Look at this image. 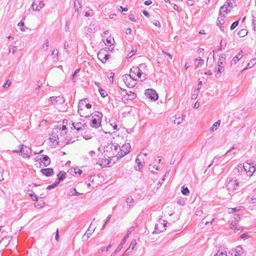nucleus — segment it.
I'll use <instances>...</instances> for the list:
<instances>
[{
	"instance_id": "f257e3e1",
	"label": "nucleus",
	"mask_w": 256,
	"mask_h": 256,
	"mask_svg": "<svg viewBox=\"0 0 256 256\" xmlns=\"http://www.w3.org/2000/svg\"><path fill=\"white\" fill-rule=\"evenodd\" d=\"M118 144H107L104 146V153L108 158L116 157L118 159Z\"/></svg>"
},
{
	"instance_id": "f03ea898",
	"label": "nucleus",
	"mask_w": 256,
	"mask_h": 256,
	"mask_svg": "<svg viewBox=\"0 0 256 256\" xmlns=\"http://www.w3.org/2000/svg\"><path fill=\"white\" fill-rule=\"evenodd\" d=\"M240 180V178H237L236 177L228 176L226 180V188L230 192H232L235 190H236L239 186V182L238 180Z\"/></svg>"
},
{
	"instance_id": "7ed1b4c3",
	"label": "nucleus",
	"mask_w": 256,
	"mask_h": 256,
	"mask_svg": "<svg viewBox=\"0 0 256 256\" xmlns=\"http://www.w3.org/2000/svg\"><path fill=\"white\" fill-rule=\"evenodd\" d=\"M102 117V112H96L92 116L90 126L94 128H98L100 126Z\"/></svg>"
},
{
	"instance_id": "20e7f679",
	"label": "nucleus",
	"mask_w": 256,
	"mask_h": 256,
	"mask_svg": "<svg viewBox=\"0 0 256 256\" xmlns=\"http://www.w3.org/2000/svg\"><path fill=\"white\" fill-rule=\"evenodd\" d=\"M88 100L86 98L82 100L78 104V112L80 116H84L86 118L89 117V114H86L84 113H82V109H84V108H92L91 104L89 103H87L86 101Z\"/></svg>"
},
{
	"instance_id": "39448f33",
	"label": "nucleus",
	"mask_w": 256,
	"mask_h": 256,
	"mask_svg": "<svg viewBox=\"0 0 256 256\" xmlns=\"http://www.w3.org/2000/svg\"><path fill=\"white\" fill-rule=\"evenodd\" d=\"M118 146L120 150V151H118V159L122 158L130 152L131 147L129 143L124 144L122 146L119 145H118Z\"/></svg>"
},
{
	"instance_id": "423d86ee",
	"label": "nucleus",
	"mask_w": 256,
	"mask_h": 256,
	"mask_svg": "<svg viewBox=\"0 0 256 256\" xmlns=\"http://www.w3.org/2000/svg\"><path fill=\"white\" fill-rule=\"evenodd\" d=\"M167 222L160 218L156 224L154 230L153 234H159L163 232L166 230Z\"/></svg>"
},
{
	"instance_id": "0eeeda50",
	"label": "nucleus",
	"mask_w": 256,
	"mask_h": 256,
	"mask_svg": "<svg viewBox=\"0 0 256 256\" xmlns=\"http://www.w3.org/2000/svg\"><path fill=\"white\" fill-rule=\"evenodd\" d=\"M129 74L132 78L135 79L136 81L138 78H140L144 74L142 72L139 67L133 66L130 68Z\"/></svg>"
},
{
	"instance_id": "6e6552de",
	"label": "nucleus",
	"mask_w": 256,
	"mask_h": 256,
	"mask_svg": "<svg viewBox=\"0 0 256 256\" xmlns=\"http://www.w3.org/2000/svg\"><path fill=\"white\" fill-rule=\"evenodd\" d=\"M122 80L126 85L130 88L134 87L136 84V80L132 78L129 74L123 75Z\"/></svg>"
},
{
	"instance_id": "1a4fd4ad",
	"label": "nucleus",
	"mask_w": 256,
	"mask_h": 256,
	"mask_svg": "<svg viewBox=\"0 0 256 256\" xmlns=\"http://www.w3.org/2000/svg\"><path fill=\"white\" fill-rule=\"evenodd\" d=\"M20 153L22 154L24 158H29L32 153V150L28 146L23 144L20 146Z\"/></svg>"
},
{
	"instance_id": "9d476101",
	"label": "nucleus",
	"mask_w": 256,
	"mask_h": 256,
	"mask_svg": "<svg viewBox=\"0 0 256 256\" xmlns=\"http://www.w3.org/2000/svg\"><path fill=\"white\" fill-rule=\"evenodd\" d=\"M244 168V164H239L234 168L233 172L234 174L238 176H244L246 175Z\"/></svg>"
},
{
	"instance_id": "9b49d317",
	"label": "nucleus",
	"mask_w": 256,
	"mask_h": 256,
	"mask_svg": "<svg viewBox=\"0 0 256 256\" xmlns=\"http://www.w3.org/2000/svg\"><path fill=\"white\" fill-rule=\"evenodd\" d=\"M108 52L104 49L100 50L98 54V58L103 63H104L109 58Z\"/></svg>"
},
{
	"instance_id": "f8f14e48",
	"label": "nucleus",
	"mask_w": 256,
	"mask_h": 256,
	"mask_svg": "<svg viewBox=\"0 0 256 256\" xmlns=\"http://www.w3.org/2000/svg\"><path fill=\"white\" fill-rule=\"evenodd\" d=\"M144 94L147 98L154 100H156L158 98V94L156 90L152 88L146 90Z\"/></svg>"
},
{
	"instance_id": "ddd939ff",
	"label": "nucleus",
	"mask_w": 256,
	"mask_h": 256,
	"mask_svg": "<svg viewBox=\"0 0 256 256\" xmlns=\"http://www.w3.org/2000/svg\"><path fill=\"white\" fill-rule=\"evenodd\" d=\"M109 32L108 30L106 31L102 34V36L103 38V42L104 44L108 46H110L114 44V40L113 38H112L110 36V37H107L106 36V34H108Z\"/></svg>"
},
{
	"instance_id": "4468645a",
	"label": "nucleus",
	"mask_w": 256,
	"mask_h": 256,
	"mask_svg": "<svg viewBox=\"0 0 256 256\" xmlns=\"http://www.w3.org/2000/svg\"><path fill=\"white\" fill-rule=\"evenodd\" d=\"M44 6L45 4L42 0H38L37 2L34 0L30 8L34 11L39 12Z\"/></svg>"
},
{
	"instance_id": "2eb2a0df",
	"label": "nucleus",
	"mask_w": 256,
	"mask_h": 256,
	"mask_svg": "<svg viewBox=\"0 0 256 256\" xmlns=\"http://www.w3.org/2000/svg\"><path fill=\"white\" fill-rule=\"evenodd\" d=\"M50 140L52 142L51 146L52 147H56L58 144V140H60V138L57 134V132L54 130L52 132V136L50 137Z\"/></svg>"
},
{
	"instance_id": "dca6fc26",
	"label": "nucleus",
	"mask_w": 256,
	"mask_h": 256,
	"mask_svg": "<svg viewBox=\"0 0 256 256\" xmlns=\"http://www.w3.org/2000/svg\"><path fill=\"white\" fill-rule=\"evenodd\" d=\"M52 104H61L64 102L65 100L64 97L62 96H51L50 98L48 100Z\"/></svg>"
},
{
	"instance_id": "f3484780",
	"label": "nucleus",
	"mask_w": 256,
	"mask_h": 256,
	"mask_svg": "<svg viewBox=\"0 0 256 256\" xmlns=\"http://www.w3.org/2000/svg\"><path fill=\"white\" fill-rule=\"evenodd\" d=\"M246 167L248 168V173L247 176H250L252 174L256 171V164L254 163H246Z\"/></svg>"
},
{
	"instance_id": "a211bd4d",
	"label": "nucleus",
	"mask_w": 256,
	"mask_h": 256,
	"mask_svg": "<svg viewBox=\"0 0 256 256\" xmlns=\"http://www.w3.org/2000/svg\"><path fill=\"white\" fill-rule=\"evenodd\" d=\"M72 125L78 131L84 130L87 126L85 122H73Z\"/></svg>"
},
{
	"instance_id": "6ab92c4d",
	"label": "nucleus",
	"mask_w": 256,
	"mask_h": 256,
	"mask_svg": "<svg viewBox=\"0 0 256 256\" xmlns=\"http://www.w3.org/2000/svg\"><path fill=\"white\" fill-rule=\"evenodd\" d=\"M130 232H131L130 231H128L124 238L122 240L121 243H120V244L118 246L116 250L114 252V253L111 255V256H114L118 252H119L122 248V245L124 244L126 238H128V237L129 236V234H130Z\"/></svg>"
},
{
	"instance_id": "aec40b11",
	"label": "nucleus",
	"mask_w": 256,
	"mask_h": 256,
	"mask_svg": "<svg viewBox=\"0 0 256 256\" xmlns=\"http://www.w3.org/2000/svg\"><path fill=\"white\" fill-rule=\"evenodd\" d=\"M55 130L57 133L60 132V136L59 137L60 138L61 140L63 139V136L66 135L68 132L66 127L64 125H62V126L58 129V128H55Z\"/></svg>"
},
{
	"instance_id": "412c9836",
	"label": "nucleus",
	"mask_w": 256,
	"mask_h": 256,
	"mask_svg": "<svg viewBox=\"0 0 256 256\" xmlns=\"http://www.w3.org/2000/svg\"><path fill=\"white\" fill-rule=\"evenodd\" d=\"M10 237H4L0 241V250H4L9 244L10 242Z\"/></svg>"
},
{
	"instance_id": "4be33fe9",
	"label": "nucleus",
	"mask_w": 256,
	"mask_h": 256,
	"mask_svg": "<svg viewBox=\"0 0 256 256\" xmlns=\"http://www.w3.org/2000/svg\"><path fill=\"white\" fill-rule=\"evenodd\" d=\"M38 160H40V162L42 166H46L50 164V158L46 155H42V158H38Z\"/></svg>"
},
{
	"instance_id": "5701e85b",
	"label": "nucleus",
	"mask_w": 256,
	"mask_h": 256,
	"mask_svg": "<svg viewBox=\"0 0 256 256\" xmlns=\"http://www.w3.org/2000/svg\"><path fill=\"white\" fill-rule=\"evenodd\" d=\"M95 228H96V227H92V223H91V224H90L89 228H88V229L86 231L85 234L82 236V238L84 239V236H86V234H87L86 238L85 240H86L90 238V236L94 232L95 230Z\"/></svg>"
},
{
	"instance_id": "b1692460",
	"label": "nucleus",
	"mask_w": 256,
	"mask_h": 256,
	"mask_svg": "<svg viewBox=\"0 0 256 256\" xmlns=\"http://www.w3.org/2000/svg\"><path fill=\"white\" fill-rule=\"evenodd\" d=\"M40 172L46 176H50L54 174V170L52 168H46L40 170Z\"/></svg>"
},
{
	"instance_id": "393cba45",
	"label": "nucleus",
	"mask_w": 256,
	"mask_h": 256,
	"mask_svg": "<svg viewBox=\"0 0 256 256\" xmlns=\"http://www.w3.org/2000/svg\"><path fill=\"white\" fill-rule=\"evenodd\" d=\"M141 156V154H140L136 157V163L137 164V166H135V169L136 170L140 171L143 168V164H142V162L139 158V157Z\"/></svg>"
},
{
	"instance_id": "a878e982",
	"label": "nucleus",
	"mask_w": 256,
	"mask_h": 256,
	"mask_svg": "<svg viewBox=\"0 0 256 256\" xmlns=\"http://www.w3.org/2000/svg\"><path fill=\"white\" fill-rule=\"evenodd\" d=\"M195 68H200L204 64V60L200 58L194 59Z\"/></svg>"
},
{
	"instance_id": "bb28decb",
	"label": "nucleus",
	"mask_w": 256,
	"mask_h": 256,
	"mask_svg": "<svg viewBox=\"0 0 256 256\" xmlns=\"http://www.w3.org/2000/svg\"><path fill=\"white\" fill-rule=\"evenodd\" d=\"M136 244V240H133L131 242V244H130V246L126 250L124 254L130 253L132 251V250L134 249Z\"/></svg>"
},
{
	"instance_id": "cd10ccee",
	"label": "nucleus",
	"mask_w": 256,
	"mask_h": 256,
	"mask_svg": "<svg viewBox=\"0 0 256 256\" xmlns=\"http://www.w3.org/2000/svg\"><path fill=\"white\" fill-rule=\"evenodd\" d=\"M126 203L127 204L128 207L129 208H132L134 206V199L131 196H128L126 199Z\"/></svg>"
},
{
	"instance_id": "c85d7f7f",
	"label": "nucleus",
	"mask_w": 256,
	"mask_h": 256,
	"mask_svg": "<svg viewBox=\"0 0 256 256\" xmlns=\"http://www.w3.org/2000/svg\"><path fill=\"white\" fill-rule=\"evenodd\" d=\"M66 172H60L58 174V178L56 182H59V183L63 180L66 178Z\"/></svg>"
},
{
	"instance_id": "c756f323",
	"label": "nucleus",
	"mask_w": 256,
	"mask_h": 256,
	"mask_svg": "<svg viewBox=\"0 0 256 256\" xmlns=\"http://www.w3.org/2000/svg\"><path fill=\"white\" fill-rule=\"evenodd\" d=\"M242 56L241 52H238V54L233 58L232 60V64H236Z\"/></svg>"
},
{
	"instance_id": "7c9ffc66",
	"label": "nucleus",
	"mask_w": 256,
	"mask_h": 256,
	"mask_svg": "<svg viewBox=\"0 0 256 256\" xmlns=\"http://www.w3.org/2000/svg\"><path fill=\"white\" fill-rule=\"evenodd\" d=\"M220 120H218L216 122H214L210 128V132H212L216 130L220 126Z\"/></svg>"
},
{
	"instance_id": "2f4dec72",
	"label": "nucleus",
	"mask_w": 256,
	"mask_h": 256,
	"mask_svg": "<svg viewBox=\"0 0 256 256\" xmlns=\"http://www.w3.org/2000/svg\"><path fill=\"white\" fill-rule=\"evenodd\" d=\"M136 51L137 48L136 46H132L130 52L128 55L127 58H132L134 55V54L136 52Z\"/></svg>"
},
{
	"instance_id": "473e14b6",
	"label": "nucleus",
	"mask_w": 256,
	"mask_h": 256,
	"mask_svg": "<svg viewBox=\"0 0 256 256\" xmlns=\"http://www.w3.org/2000/svg\"><path fill=\"white\" fill-rule=\"evenodd\" d=\"M200 87L196 89H195L193 91V92L192 94V100H196L198 98V94L200 92Z\"/></svg>"
},
{
	"instance_id": "72a5a7b5",
	"label": "nucleus",
	"mask_w": 256,
	"mask_h": 256,
	"mask_svg": "<svg viewBox=\"0 0 256 256\" xmlns=\"http://www.w3.org/2000/svg\"><path fill=\"white\" fill-rule=\"evenodd\" d=\"M228 12V7L226 5H224L223 6H221L220 10V14L224 16V18H226L224 16V12L227 13Z\"/></svg>"
},
{
	"instance_id": "f704fd0d",
	"label": "nucleus",
	"mask_w": 256,
	"mask_h": 256,
	"mask_svg": "<svg viewBox=\"0 0 256 256\" xmlns=\"http://www.w3.org/2000/svg\"><path fill=\"white\" fill-rule=\"evenodd\" d=\"M49 47V40L48 39L45 40L42 46V50L44 52H47Z\"/></svg>"
},
{
	"instance_id": "c9c22d12",
	"label": "nucleus",
	"mask_w": 256,
	"mask_h": 256,
	"mask_svg": "<svg viewBox=\"0 0 256 256\" xmlns=\"http://www.w3.org/2000/svg\"><path fill=\"white\" fill-rule=\"evenodd\" d=\"M25 18H23L21 21L18 24V26H19L20 28V30L22 32H24L26 28H27L24 25V20Z\"/></svg>"
},
{
	"instance_id": "e433bc0d",
	"label": "nucleus",
	"mask_w": 256,
	"mask_h": 256,
	"mask_svg": "<svg viewBox=\"0 0 256 256\" xmlns=\"http://www.w3.org/2000/svg\"><path fill=\"white\" fill-rule=\"evenodd\" d=\"M214 256H228L227 252L225 250H219Z\"/></svg>"
},
{
	"instance_id": "4c0bfd02",
	"label": "nucleus",
	"mask_w": 256,
	"mask_h": 256,
	"mask_svg": "<svg viewBox=\"0 0 256 256\" xmlns=\"http://www.w3.org/2000/svg\"><path fill=\"white\" fill-rule=\"evenodd\" d=\"M248 34V31L246 29H242L238 31V35L240 37L243 38L246 36Z\"/></svg>"
},
{
	"instance_id": "58836bf2",
	"label": "nucleus",
	"mask_w": 256,
	"mask_h": 256,
	"mask_svg": "<svg viewBox=\"0 0 256 256\" xmlns=\"http://www.w3.org/2000/svg\"><path fill=\"white\" fill-rule=\"evenodd\" d=\"M68 194L70 196H78L80 193L76 191V188H72L68 192Z\"/></svg>"
},
{
	"instance_id": "ea45409f",
	"label": "nucleus",
	"mask_w": 256,
	"mask_h": 256,
	"mask_svg": "<svg viewBox=\"0 0 256 256\" xmlns=\"http://www.w3.org/2000/svg\"><path fill=\"white\" fill-rule=\"evenodd\" d=\"M76 2L74 3L75 11L78 12L79 8L82 7L81 0H76Z\"/></svg>"
},
{
	"instance_id": "a19ab883",
	"label": "nucleus",
	"mask_w": 256,
	"mask_h": 256,
	"mask_svg": "<svg viewBox=\"0 0 256 256\" xmlns=\"http://www.w3.org/2000/svg\"><path fill=\"white\" fill-rule=\"evenodd\" d=\"M126 94L128 96V100H132L136 98V94L132 92H126Z\"/></svg>"
},
{
	"instance_id": "79ce46f5",
	"label": "nucleus",
	"mask_w": 256,
	"mask_h": 256,
	"mask_svg": "<svg viewBox=\"0 0 256 256\" xmlns=\"http://www.w3.org/2000/svg\"><path fill=\"white\" fill-rule=\"evenodd\" d=\"M182 193L184 196H188L190 194V190L187 187L182 186Z\"/></svg>"
},
{
	"instance_id": "37998d69",
	"label": "nucleus",
	"mask_w": 256,
	"mask_h": 256,
	"mask_svg": "<svg viewBox=\"0 0 256 256\" xmlns=\"http://www.w3.org/2000/svg\"><path fill=\"white\" fill-rule=\"evenodd\" d=\"M256 64V60L252 59L248 64L246 68H252Z\"/></svg>"
},
{
	"instance_id": "c03bdc74",
	"label": "nucleus",
	"mask_w": 256,
	"mask_h": 256,
	"mask_svg": "<svg viewBox=\"0 0 256 256\" xmlns=\"http://www.w3.org/2000/svg\"><path fill=\"white\" fill-rule=\"evenodd\" d=\"M226 54H222L219 56L218 62H219L220 64H222V63L223 64L226 60Z\"/></svg>"
},
{
	"instance_id": "a18cd8bd",
	"label": "nucleus",
	"mask_w": 256,
	"mask_h": 256,
	"mask_svg": "<svg viewBox=\"0 0 256 256\" xmlns=\"http://www.w3.org/2000/svg\"><path fill=\"white\" fill-rule=\"evenodd\" d=\"M223 17L222 15V17H218L217 20V25L219 26L220 28H221L220 25L223 24L224 23V20L222 18Z\"/></svg>"
},
{
	"instance_id": "49530a36",
	"label": "nucleus",
	"mask_w": 256,
	"mask_h": 256,
	"mask_svg": "<svg viewBox=\"0 0 256 256\" xmlns=\"http://www.w3.org/2000/svg\"><path fill=\"white\" fill-rule=\"evenodd\" d=\"M224 70V66L223 64L218 63V68H217V72L220 74H221Z\"/></svg>"
},
{
	"instance_id": "de8ad7c7",
	"label": "nucleus",
	"mask_w": 256,
	"mask_h": 256,
	"mask_svg": "<svg viewBox=\"0 0 256 256\" xmlns=\"http://www.w3.org/2000/svg\"><path fill=\"white\" fill-rule=\"evenodd\" d=\"M59 184V182H56V181L54 184H52L51 185H49L48 186L47 188L48 190H51L52 188H56V186H58V185Z\"/></svg>"
},
{
	"instance_id": "09e8293b",
	"label": "nucleus",
	"mask_w": 256,
	"mask_h": 256,
	"mask_svg": "<svg viewBox=\"0 0 256 256\" xmlns=\"http://www.w3.org/2000/svg\"><path fill=\"white\" fill-rule=\"evenodd\" d=\"M58 50L56 49H54L52 52V56H53V58H58Z\"/></svg>"
},
{
	"instance_id": "8fccbe9b",
	"label": "nucleus",
	"mask_w": 256,
	"mask_h": 256,
	"mask_svg": "<svg viewBox=\"0 0 256 256\" xmlns=\"http://www.w3.org/2000/svg\"><path fill=\"white\" fill-rule=\"evenodd\" d=\"M98 90L100 94V96L102 98H104L107 95L106 92L104 90H102V88H99Z\"/></svg>"
},
{
	"instance_id": "3c124183",
	"label": "nucleus",
	"mask_w": 256,
	"mask_h": 256,
	"mask_svg": "<svg viewBox=\"0 0 256 256\" xmlns=\"http://www.w3.org/2000/svg\"><path fill=\"white\" fill-rule=\"evenodd\" d=\"M239 24V21L238 20H236L235 22H234L230 26V30H233L234 29L236 26H238Z\"/></svg>"
},
{
	"instance_id": "603ef678",
	"label": "nucleus",
	"mask_w": 256,
	"mask_h": 256,
	"mask_svg": "<svg viewBox=\"0 0 256 256\" xmlns=\"http://www.w3.org/2000/svg\"><path fill=\"white\" fill-rule=\"evenodd\" d=\"M10 84H11L10 80H8L4 86V89H7L9 88V86H10Z\"/></svg>"
},
{
	"instance_id": "864d4df0",
	"label": "nucleus",
	"mask_w": 256,
	"mask_h": 256,
	"mask_svg": "<svg viewBox=\"0 0 256 256\" xmlns=\"http://www.w3.org/2000/svg\"><path fill=\"white\" fill-rule=\"evenodd\" d=\"M230 228L234 230H240V228H237L236 224L235 223L234 224L232 222L230 224Z\"/></svg>"
},
{
	"instance_id": "5fc2aeb1",
	"label": "nucleus",
	"mask_w": 256,
	"mask_h": 256,
	"mask_svg": "<svg viewBox=\"0 0 256 256\" xmlns=\"http://www.w3.org/2000/svg\"><path fill=\"white\" fill-rule=\"evenodd\" d=\"M80 68H78L74 71V73L73 74L72 76V79L73 81L75 80H74L75 76H76V74L80 72Z\"/></svg>"
},
{
	"instance_id": "6e6d98bb",
	"label": "nucleus",
	"mask_w": 256,
	"mask_h": 256,
	"mask_svg": "<svg viewBox=\"0 0 256 256\" xmlns=\"http://www.w3.org/2000/svg\"><path fill=\"white\" fill-rule=\"evenodd\" d=\"M240 208H230V210L229 211V213H234L235 212L240 210Z\"/></svg>"
},
{
	"instance_id": "4d7b16f0",
	"label": "nucleus",
	"mask_w": 256,
	"mask_h": 256,
	"mask_svg": "<svg viewBox=\"0 0 256 256\" xmlns=\"http://www.w3.org/2000/svg\"><path fill=\"white\" fill-rule=\"evenodd\" d=\"M16 48V46H12L11 48H10L9 50V52H12V54H14Z\"/></svg>"
},
{
	"instance_id": "13d9d810",
	"label": "nucleus",
	"mask_w": 256,
	"mask_h": 256,
	"mask_svg": "<svg viewBox=\"0 0 256 256\" xmlns=\"http://www.w3.org/2000/svg\"><path fill=\"white\" fill-rule=\"evenodd\" d=\"M112 247V244H110L106 248H102L100 250L101 252H104V251H108V250Z\"/></svg>"
},
{
	"instance_id": "bf43d9fd",
	"label": "nucleus",
	"mask_w": 256,
	"mask_h": 256,
	"mask_svg": "<svg viewBox=\"0 0 256 256\" xmlns=\"http://www.w3.org/2000/svg\"><path fill=\"white\" fill-rule=\"evenodd\" d=\"M93 14V10H90L88 12H85V16L86 17L90 16Z\"/></svg>"
},
{
	"instance_id": "052dcab7",
	"label": "nucleus",
	"mask_w": 256,
	"mask_h": 256,
	"mask_svg": "<svg viewBox=\"0 0 256 256\" xmlns=\"http://www.w3.org/2000/svg\"><path fill=\"white\" fill-rule=\"evenodd\" d=\"M220 158V156H216L214 158V160H213L212 162L210 164H209V166H208V168H210V167L211 166L212 164H213L214 162L216 161H217V160H218V159H219Z\"/></svg>"
},
{
	"instance_id": "680f3d73",
	"label": "nucleus",
	"mask_w": 256,
	"mask_h": 256,
	"mask_svg": "<svg viewBox=\"0 0 256 256\" xmlns=\"http://www.w3.org/2000/svg\"><path fill=\"white\" fill-rule=\"evenodd\" d=\"M128 19L132 22H136V19L133 14H130L128 15Z\"/></svg>"
},
{
	"instance_id": "e2e57ef3",
	"label": "nucleus",
	"mask_w": 256,
	"mask_h": 256,
	"mask_svg": "<svg viewBox=\"0 0 256 256\" xmlns=\"http://www.w3.org/2000/svg\"><path fill=\"white\" fill-rule=\"evenodd\" d=\"M252 24L255 32H256V18H254L252 20Z\"/></svg>"
},
{
	"instance_id": "0e129e2a",
	"label": "nucleus",
	"mask_w": 256,
	"mask_h": 256,
	"mask_svg": "<svg viewBox=\"0 0 256 256\" xmlns=\"http://www.w3.org/2000/svg\"><path fill=\"white\" fill-rule=\"evenodd\" d=\"M74 173L80 175L82 174V170L78 168L74 169Z\"/></svg>"
},
{
	"instance_id": "69168bd1",
	"label": "nucleus",
	"mask_w": 256,
	"mask_h": 256,
	"mask_svg": "<svg viewBox=\"0 0 256 256\" xmlns=\"http://www.w3.org/2000/svg\"><path fill=\"white\" fill-rule=\"evenodd\" d=\"M30 197L33 199L34 200L37 201L38 200V197L34 194H30Z\"/></svg>"
},
{
	"instance_id": "338daca9",
	"label": "nucleus",
	"mask_w": 256,
	"mask_h": 256,
	"mask_svg": "<svg viewBox=\"0 0 256 256\" xmlns=\"http://www.w3.org/2000/svg\"><path fill=\"white\" fill-rule=\"evenodd\" d=\"M40 86L38 85L36 88V95H38L39 93L40 92Z\"/></svg>"
},
{
	"instance_id": "774afa93",
	"label": "nucleus",
	"mask_w": 256,
	"mask_h": 256,
	"mask_svg": "<svg viewBox=\"0 0 256 256\" xmlns=\"http://www.w3.org/2000/svg\"><path fill=\"white\" fill-rule=\"evenodd\" d=\"M200 107V104L199 102L197 101L194 104V108H196V109H198V108Z\"/></svg>"
}]
</instances>
